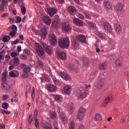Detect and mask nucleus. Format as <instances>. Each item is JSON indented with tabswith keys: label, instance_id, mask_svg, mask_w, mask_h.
I'll list each match as a JSON object with an SVG mask.
<instances>
[{
	"label": "nucleus",
	"instance_id": "f257e3e1",
	"mask_svg": "<svg viewBox=\"0 0 129 129\" xmlns=\"http://www.w3.org/2000/svg\"><path fill=\"white\" fill-rule=\"evenodd\" d=\"M2 89L4 91H8L10 90L11 87L9 85L8 83L6 82L7 81V72H5L2 74Z\"/></svg>",
	"mask_w": 129,
	"mask_h": 129
},
{
	"label": "nucleus",
	"instance_id": "f03ea898",
	"mask_svg": "<svg viewBox=\"0 0 129 129\" xmlns=\"http://www.w3.org/2000/svg\"><path fill=\"white\" fill-rule=\"evenodd\" d=\"M69 44H70V42L68 38H60L58 41V44L60 48H67L69 47Z\"/></svg>",
	"mask_w": 129,
	"mask_h": 129
},
{
	"label": "nucleus",
	"instance_id": "7ed1b4c3",
	"mask_svg": "<svg viewBox=\"0 0 129 129\" xmlns=\"http://www.w3.org/2000/svg\"><path fill=\"white\" fill-rule=\"evenodd\" d=\"M106 75V73H104L103 74L100 75L99 77V81L97 85V88H98V89H101L103 85H104V78H105Z\"/></svg>",
	"mask_w": 129,
	"mask_h": 129
},
{
	"label": "nucleus",
	"instance_id": "20e7f679",
	"mask_svg": "<svg viewBox=\"0 0 129 129\" xmlns=\"http://www.w3.org/2000/svg\"><path fill=\"white\" fill-rule=\"evenodd\" d=\"M35 47L38 56L40 57L43 56L44 54H45V50H44V49L42 47V45L39 43H35Z\"/></svg>",
	"mask_w": 129,
	"mask_h": 129
},
{
	"label": "nucleus",
	"instance_id": "39448f33",
	"mask_svg": "<svg viewBox=\"0 0 129 129\" xmlns=\"http://www.w3.org/2000/svg\"><path fill=\"white\" fill-rule=\"evenodd\" d=\"M36 34L40 36L42 39H45L47 36V29L46 28H42L39 31H37Z\"/></svg>",
	"mask_w": 129,
	"mask_h": 129
},
{
	"label": "nucleus",
	"instance_id": "423d86ee",
	"mask_svg": "<svg viewBox=\"0 0 129 129\" xmlns=\"http://www.w3.org/2000/svg\"><path fill=\"white\" fill-rule=\"evenodd\" d=\"M49 41L51 45H56L57 43V38L53 34L49 35Z\"/></svg>",
	"mask_w": 129,
	"mask_h": 129
},
{
	"label": "nucleus",
	"instance_id": "0eeeda50",
	"mask_svg": "<svg viewBox=\"0 0 129 129\" xmlns=\"http://www.w3.org/2000/svg\"><path fill=\"white\" fill-rule=\"evenodd\" d=\"M85 111H86V110L83 107L80 109L77 116L79 120L81 121L82 120V118H83V117L84 116V114H85Z\"/></svg>",
	"mask_w": 129,
	"mask_h": 129
},
{
	"label": "nucleus",
	"instance_id": "6e6552de",
	"mask_svg": "<svg viewBox=\"0 0 129 129\" xmlns=\"http://www.w3.org/2000/svg\"><path fill=\"white\" fill-rule=\"evenodd\" d=\"M78 97L79 99H82V98H85V97H86V91L85 90V89L81 88L80 89Z\"/></svg>",
	"mask_w": 129,
	"mask_h": 129
},
{
	"label": "nucleus",
	"instance_id": "1a4fd4ad",
	"mask_svg": "<svg viewBox=\"0 0 129 129\" xmlns=\"http://www.w3.org/2000/svg\"><path fill=\"white\" fill-rule=\"evenodd\" d=\"M22 69H23V72L25 74H28L31 72V67L27 66L26 64L22 63L21 64Z\"/></svg>",
	"mask_w": 129,
	"mask_h": 129
},
{
	"label": "nucleus",
	"instance_id": "9d476101",
	"mask_svg": "<svg viewBox=\"0 0 129 129\" xmlns=\"http://www.w3.org/2000/svg\"><path fill=\"white\" fill-rule=\"evenodd\" d=\"M38 115V110L35 109L34 111V120L35 121V125L36 127V128H39V119L37 118V116Z\"/></svg>",
	"mask_w": 129,
	"mask_h": 129
},
{
	"label": "nucleus",
	"instance_id": "9b49d317",
	"mask_svg": "<svg viewBox=\"0 0 129 129\" xmlns=\"http://www.w3.org/2000/svg\"><path fill=\"white\" fill-rule=\"evenodd\" d=\"M60 25H61V22H60L59 18H55L52 23L51 26L52 28H58L60 27Z\"/></svg>",
	"mask_w": 129,
	"mask_h": 129
},
{
	"label": "nucleus",
	"instance_id": "f8f14e48",
	"mask_svg": "<svg viewBox=\"0 0 129 129\" xmlns=\"http://www.w3.org/2000/svg\"><path fill=\"white\" fill-rule=\"evenodd\" d=\"M57 12H58V10H57V9L48 8L47 9V13L51 17H53L54 15H56V14H57Z\"/></svg>",
	"mask_w": 129,
	"mask_h": 129
},
{
	"label": "nucleus",
	"instance_id": "ddd939ff",
	"mask_svg": "<svg viewBox=\"0 0 129 129\" xmlns=\"http://www.w3.org/2000/svg\"><path fill=\"white\" fill-rule=\"evenodd\" d=\"M71 29L70 27V25H69V23L67 22H63L62 24V31H65L66 32H68L69 30Z\"/></svg>",
	"mask_w": 129,
	"mask_h": 129
},
{
	"label": "nucleus",
	"instance_id": "4468645a",
	"mask_svg": "<svg viewBox=\"0 0 129 129\" xmlns=\"http://www.w3.org/2000/svg\"><path fill=\"white\" fill-rule=\"evenodd\" d=\"M104 28L106 31L110 33L112 31V26L110 25L108 22H105L104 23Z\"/></svg>",
	"mask_w": 129,
	"mask_h": 129
},
{
	"label": "nucleus",
	"instance_id": "2eb2a0df",
	"mask_svg": "<svg viewBox=\"0 0 129 129\" xmlns=\"http://www.w3.org/2000/svg\"><path fill=\"white\" fill-rule=\"evenodd\" d=\"M115 8L117 13H121V12H122L123 9V4L118 3L115 5Z\"/></svg>",
	"mask_w": 129,
	"mask_h": 129
},
{
	"label": "nucleus",
	"instance_id": "dca6fc26",
	"mask_svg": "<svg viewBox=\"0 0 129 129\" xmlns=\"http://www.w3.org/2000/svg\"><path fill=\"white\" fill-rule=\"evenodd\" d=\"M43 46L44 48L46 53H47V54H48L49 55H51V54L53 53V50L51 49V47H50V46L46 45V44L45 43L43 44Z\"/></svg>",
	"mask_w": 129,
	"mask_h": 129
},
{
	"label": "nucleus",
	"instance_id": "f3484780",
	"mask_svg": "<svg viewBox=\"0 0 129 129\" xmlns=\"http://www.w3.org/2000/svg\"><path fill=\"white\" fill-rule=\"evenodd\" d=\"M47 89L49 92H55L57 90V87L53 85H48L47 86Z\"/></svg>",
	"mask_w": 129,
	"mask_h": 129
},
{
	"label": "nucleus",
	"instance_id": "a211bd4d",
	"mask_svg": "<svg viewBox=\"0 0 129 129\" xmlns=\"http://www.w3.org/2000/svg\"><path fill=\"white\" fill-rule=\"evenodd\" d=\"M115 43L111 39H109L108 41V51H110V50H112V49H114V45Z\"/></svg>",
	"mask_w": 129,
	"mask_h": 129
},
{
	"label": "nucleus",
	"instance_id": "6ab92c4d",
	"mask_svg": "<svg viewBox=\"0 0 129 129\" xmlns=\"http://www.w3.org/2000/svg\"><path fill=\"white\" fill-rule=\"evenodd\" d=\"M60 76L66 81L70 80V76L65 72L60 73Z\"/></svg>",
	"mask_w": 129,
	"mask_h": 129
},
{
	"label": "nucleus",
	"instance_id": "aec40b11",
	"mask_svg": "<svg viewBox=\"0 0 129 129\" xmlns=\"http://www.w3.org/2000/svg\"><path fill=\"white\" fill-rule=\"evenodd\" d=\"M68 11L71 15H75L76 14V9L74 7L70 6L68 8Z\"/></svg>",
	"mask_w": 129,
	"mask_h": 129
},
{
	"label": "nucleus",
	"instance_id": "412c9836",
	"mask_svg": "<svg viewBox=\"0 0 129 129\" xmlns=\"http://www.w3.org/2000/svg\"><path fill=\"white\" fill-rule=\"evenodd\" d=\"M59 118L63 121V123H66L67 121V117L63 112L60 113L59 114Z\"/></svg>",
	"mask_w": 129,
	"mask_h": 129
},
{
	"label": "nucleus",
	"instance_id": "4be33fe9",
	"mask_svg": "<svg viewBox=\"0 0 129 129\" xmlns=\"http://www.w3.org/2000/svg\"><path fill=\"white\" fill-rule=\"evenodd\" d=\"M74 23L75 25H77V26H79V27L83 26V23H82V21L77 18L74 19Z\"/></svg>",
	"mask_w": 129,
	"mask_h": 129
},
{
	"label": "nucleus",
	"instance_id": "5701e85b",
	"mask_svg": "<svg viewBox=\"0 0 129 129\" xmlns=\"http://www.w3.org/2000/svg\"><path fill=\"white\" fill-rule=\"evenodd\" d=\"M43 21L47 25H50V24H51V19H50V17L48 16L43 17Z\"/></svg>",
	"mask_w": 129,
	"mask_h": 129
},
{
	"label": "nucleus",
	"instance_id": "b1692460",
	"mask_svg": "<svg viewBox=\"0 0 129 129\" xmlns=\"http://www.w3.org/2000/svg\"><path fill=\"white\" fill-rule=\"evenodd\" d=\"M115 29L117 33H120V32H121V30H122V28H121L120 24H119V23H116L115 25Z\"/></svg>",
	"mask_w": 129,
	"mask_h": 129
},
{
	"label": "nucleus",
	"instance_id": "393cba45",
	"mask_svg": "<svg viewBox=\"0 0 129 129\" xmlns=\"http://www.w3.org/2000/svg\"><path fill=\"white\" fill-rule=\"evenodd\" d=\"M63 91L67 94H70L71 92V87L69 86H67L64 87L63 88Z\"/></svg>",
	"mask_w": 129,
	"mask_h": 129
},
{
	"label": "nucleus",
	"instance_id": "a878e982",
	"mask_svg": "<svg viewBox=\"0 0 129 129\" xmlns=\"http://www.w3.org/2000/svg\"><path fill=\"white\" fill-rule=\"evenodd\" d=\"M78 40L81 41L82 43H85L86 41V38L84 35H78L77 37Z\"/></svg>",
	"mask_w": 129,
	"mask_h": 129
},
{
	"label": "nucleus",
	"instance_id": "bb28decb",
	"mask_svg": "<svg viewBox=\"0 0 129 129\" xmlns=\"http://www.w3.org/2000/svg\"><path fill=\"white\" fill-rule=\"evenodd\" d=\"M58 57L60 59H61V60H66V59L67 58L66 53H65L64 52H60L58 54Z\"/></svg>",
	"mask_w": 129,
	"mask_h": 129
},
{
	"label": "nucleus",
	"instance_id": "cd10ccee",
	"mask_svg": "<svg viewBox=\"0 0 129 129\" xmlns=\"http://www.w3.org/2000/svg\"><path fill=\"white\" fill-rule=\"evenodd\" d=\"M53 97L57 102H61L62 100V96L60 95H54Z\"/></svg>",
	"mask_w": 129,
	"mask_h": 129
},
{
	"label": "nucleus",
	"instance_id": "c85d7f7f",
	"mask_svg": "<svg viewBox=\"0 0 129 129\" xmlns=\"http://www.w3.org/2000/svg\"><path fill=\"white\" fill-rule=\"evenodd\" d=\"M104 5L105 7L108 10L111 9V7H112L111 4H110V2H109L108 1H105L104 3Z\"/></svg>",
	"mask_w": 129,
	"mask_h": 129
},
{
	"label": "nucleus",
	"instance_id": "c756f323",
	"mask_svg": "<svg viewBox=\"0 0 129 129\" xmlns=\"http://www.w3.org/2000/svg\"><path fill=\"white\" fill-rule=\"evenodd\" d=\"M129 121V115L122 117L121 118L120 122L122 123H124V122H126V121Z\"/></svg>",
	"mask_w": 129,
	"mask_h": 129
},
{
	"label": "nucleus",
	"instance_id": "7c9ffc66",
	"mask_svg": "<svg viewBox=\"0 0 129 129\" xmlns=\"http://www.w3.org/2000/svg\"><path fill=\"white\" fill-rule=\"evenodd\" d=\"M11 63L14 64L15 66L20 64V60H19L18 57H15L14 58V61H11Z\"/></svg>",
	"mask_w": 129,
	"mask_h": 129
},
{
	"label": "nucleus",
	"instance_id": "2f4dec72",
	"mask_svg": "<svg viewBox=\"0 0 129 129\" xmlns=\"http://www.w3.org/2000/svg\"><path fill=\"white\" fill-rule=\"evenodd\" d=\"M116 66H122V59L119 58L116 59L115 61Z\"/></svg>",
	"mask_w": 129,
	"mask_h": 129
},
{
	"label": "nucleus",
	"instance_id": "473e14b6",
	"mask_svg": "<svg viewBox=\"0 0 129 129\" xmlns=\"http://www.w3.org/2000/svg\"><path fill=\"white\" fill-rule=\"evenodd\" d=\"M49 115L52 119H55L57 116V113L55 111H51L49 113Z\"/></svg>",
	"mask_w": 129,
	"mask_h": 129
},
{
	"label": "nucleus",
	"instance_id": "72a5a7b5",
	"mask_svg": "<svg viewBox=\"0 0 129 129\" xmlns=\"http://www.w3.org/2000/svg\"><path fill=\"white\" fill-rule=\"evenodd\" d=\"M95 118L96 120H97L98 121L102 120V116H101V115H100L99 113H97L95 115Z\"/></svg>",
	"mask_w": 129,
	"mask_h": 129
},
{
	"label": "nucleus",
	"instance_id": "f704fd0d",
	"mask_svg": "<svg viewBox=\"0 0 129 129\" xmlns=\"http://www.w3.org/2000/svg\"><path fill=\"white\" fill-rule=\"evenodd\" d=\"M52 80L54 82L55 85H61V83L60 82V81L59 80L57 79L55 77H52Z\"/></svg>",
	"mask_w": 129,
	"mask_h": 129
},
{
	"label": "nucleus",
	"instance_id": "c9c22d12",
	"mask_svg": "<svg viewBox=\"0 0 129 129\" xmlns=\"http://www.w3.org/2000/svg\"><path fill=\"white\" fill-rule=\"evenodd\" d=\"M97 35L99 38H100V39H105V34L104 33L98 32L97 33Z\"/></svg>",
	"mask_w": 129,
	"mask_h": 129
},
{
	"label": "nucleus",
	"instance_id": "e433bc0d",
	"mask_svg": "<svg viewBox=\"0 0 129 129\" xmlns=\"http://www.w3.org/2000/svg\"><path fill=\"white\" fill-rule=\"evenodd\" d=\"M99 67L100 69H101L102 70H104L106 69V63L104 62V63H100L99 66Z\"/></svg>",
	"mask_w": 129,
	"mask_h": 129
},
{
	"label": "nucleus",
	"instance_id": "4c0bfd02",
	"mask_svg": "<svg viewBox=\"0 0 129 129\" xmlns=\"http://www.w3.org/2000/svg\"><path fill=\"white\" fill-rule=\"evenodd\" d=\"M68 110L69 111L70 113H73L74 110V108L73 105H69L68 107Z\"/></svg>",
	"mask_w": 129,
	"mask_h": 129
},
{
	"label": "nucleus",
	"instance_id": "58836bf2",
	"mask_svg": "<svg viewBox=\"0 0 129 129\" xmlns=\"http://www.w3.org/2000/svg\"><path fill=\"white\" fill-rule=\"evenodd\" d=\"M21 12L22 13L23 15H26V12H27V10L26 9V7H25V6L21 5Z\"/></svg>",
	"mask_w": 129,
	"mask_h": 129
},
{
	"label": "nucleus",
	"instance_id": "ea45409f",
	"mask_svg": "<svg viewBox=\"0 0 129 129\" xmlns=\"http://www.w3.org/2000/svg\"><path fill=\"white\" fill-rule=\"evenodd\" d=\"M35 88L33 87L32 91L31 92V97L33 100H35Z\"/></svg>",
	"mask_w": 129,
	"mask_h": 129
},
{
	"label": "nucleus",
	"instance_id": "a19ab883",
	"mask_svg": "<svg viewBox=\"0 0 129 129\" xmlns=\"http://www.w3.org/2000/svg\"><path fill=\"white\" fill-rule=\"evenodd\" d=\"M111 101V97L108 96L106 97L104 100L105 103H108V102H110Z\"/></svg>",
	"mask_w": 129,
	"mask_h": 129
},
{
	"label": "nucleus",
	"instance_id": "79ce46f5",
	"mask_svg": "<svg viewBox=\"0 0 129 129\" xmlns=\"http://www.w3.org/2000/svg\"><path fill=\"white\" fill-rule=\"evenodd\" d=\"M9 76H10V77H12L13 78H15V77H17V75L15 73H14L13 71H11L9 72Z\"/></svg>",
	"mask_w": 129,
	"mask_h": 129
},
{
	"label": "nucleus",
	"instance_id": "37998d69",
	"mask_svg": "<svg viewBox=\"0 0 129 129\" xmlns=\"http://www.w3.org/2000/svg\"><path fill=\"white\" fill-rule=\"evenodd\" d=\"M8 106H9V104L7 102H4L2 104V107L5 109H8Z\"/></svg>",
	"mask_w": 129,
	"mask_h": 129
},
{
	"label": "nucleus",
	"instance_id": "c03bdc74",
	"mask_svg": "<svg viewBox=\"0 0 129 129\" xmlns=\"http://www.w3.org/2000/svg\"><path fill=\"white\" fill-rule=\"evenodd\" d=\"M28 121L29 122V123H30L31 124V123H32V122L33 121V115H30L29 116V118H28Z\"/></svg>",
	"mask_w": 129,
	"mask_h": 129
},
{
	"label": "nucleus",
	"instance_id": "a18cd8bd",
	"mask_svg": "<svg viewBox=\"0 0 129 129\" xmlns=\"http://www.w3.org/2000/svg\"><path fill=\"white\" fill-rule=\"evenodd\" d=\"M74 128H75V124L74 123V122L72 121L71 122L69 129H74Z\"/></svg>",
	"mask_w": 129,
	"mask_h": 129
},
{
	"label": "nucleus",
	"instance_id": "49530a36",
	"mask_svg": "<svg viewBox=\"0 0 129 129\" xmlns=\"http://www.w3.org/2000/svg\"><path fill=\"white\" fill-rule=\"evenodd\" d=\"M31 92V86H27L26 89V93L28 94V93H30Z\"/></svg>",
	"mask_w": 129,
	"mask_h": 129
},
{
	"label": "nucleus",
	"instance_id": "de8ad7c7",
	"mask_svg": "<svg viewBox=\"0 0 129 129\" xmlns=\"http://www.w3.org/2000/svg\"><path fill=\"white\" fill-rule=\"evenodd\" d=\"M11 56L12 58H16L18 56V54L15 52H13L11 53Z\"/></svg>",
	"mask_w": 129,
	"mask_h": 129
},
{
	"label": "nucleus",
	"instance_id": "09e8293b",
	"mask_svg": "<svg viewBox=\"0 0 129 129\" xmlns=\"http://www.w3.org/2000/svg\"><path fill=\"white\" fill-rule=\"evenodd\" d=\"M84 14L87 19H90V16H89V13L87 11L84 12Z\"/></svg>",
	"mask_w": 129,
	"mask_h": 129
},
{
	"label": "nucleus",
	"instance_id": "8fccbe9b",
	"mask_svg": "<svg viewBox=\"0 0 129 129\" xmlns=\"http://www.w3.org/2000/svg\"><path fill=\"white\" fill-rule=\"evenodd\" d=\"M70 68L72 71H76V68H75V67L74 64H71Z\"/></svg>",
	"mask_w": 129,
	"mask_h": 129
},
{
	"label": "nucleus",
	"instance_id": "3c124183",
	"mask_svg": "<svg viewBox=\"0 0 129 129\" xmlns=\"http://www.w3.org/2000/svg\"><path fill=\"white\" fill-rule=\"evenodd\" d=\"M20 58L22 60H27V55L23 54L20 55Z\"/></svg>",
	"mask_w": 129,
	"mask_h": 129
},
{
	"label": "nucleus",
	"instance_id": "603ef678",
	"mask_svg": "<svg viewBox=\"0 0 129 129\" xmlns=\"http://www.w3.org/2000/svg\"><path fill=\"white\" fill-rule=\"evenodd\" d=\"M2 113H6V114H11V111H7L5 109L2 110Z\"/></svg>",
	"mask_w": 129,
	"mask_h": 129
},
{
	"label": "nucleus",
	"instance_id": "864d4df0",
	"mask_svg": "<svg viewBox=\"0 0 129 129\" xmlns=\"http://www.w3.org/2000/svg\"><path fill=\"white\" fill-rule=\"evenodd\" d=\"M9 35H10V36H11L12 37H14V36L16 35V31H12L10 32Z\"/></svg>",
	"mask_w": 129,
	"mask_h": 129
},
{
	"label": "nucleus",
	"instance_id": "5fc2aeb1",
	"mask_svg": "<svg viewBox=\"0 0 129 129\" xmlns=\"http://www.w3.org/2000/svg\"><path fill=\"white\" fill-rule=\"evenodd\" d=\"M12 30H13V31H17V30H18V28L17 27V26L15 25H13L12 27L11 28Z\"/></svg>",
	"mask_w": 129,
	"mask_h": 129
},
{
	"label": "nucleus",
	"instance_id": "6e6d98bb",
	"mask_svg": "<svg viewBox=\"0 0 129 129\" xmlns=\"http://www.w3.org/2000/svg\"><path fill=\"white\" fill-rule=\"evenodd\" d=\"M11 63V66L9 67V69L10 70H13V69H14V67H15V64L12 63V62H10Z\"/></svg>",
	"mask_w": 129,
	"mask_h": 129
},
{
	"label": "nucleus",
	"instance_id": "4d7b16f0",
	"mask_svg": "<svg viewBox=\"0 0 129 129\" xmlns=\"http://www.w3.org/2000/svg\"><path fill=\"white\" fill-rule=\"evenodd\" d=\"M83 62L84 65L86 66L88 64V59H84Z\"/></svg>",
	"mask_w": 129,
	"mask_h": 129
},
{
	"label": "nucleus",
	"instance_id": "13d9d810",
	"mask_svg": "<svg viewBox=\"0 0 129 129\" xmlns=\"http://www.w3.org/2000/svg\"><path fill=\"white\" fill-rule=\"evenodd\" d=\"M16 20L19 23H21V22H22V18L20 16L17 17Z\"/></svg>",
	"mask_w": 129,
	"mask_h": 129
},
{
	"label": "nucleus",
	"instance_id": "bf43d9fd",
	"mask_svg": "<svg viewBox=\"0 0 129 129\" xmlns=\"http://www.w3.org/2000/svg\"><path fill=\"white\" fill-rule=\"evenodd\" d=\"M19 42H20V39H16L14 41V43H13V44H14V45H17V44L18 43H19Z\"/></svg>",
	"mask_w": 129,
	"mask_h": 129
},
{
	"label": "nucleus",
	"instance_id": "052dcab7",
	"mask_svg": "<svg viewBox=\"0 0 129 129\" xmlns=\"http://www.w3.org/2000/svg\"><path fill=\"white\" fill-rule=\"evenodd\" d=\"M8 98H9V96H8V95H5L3 97V100H7Z\"/></svg>",
	"mask_w": 129,
	"mask_h": 129
},
{
	"label": "nucleus",
	"instance_id": "680f3d73",
	"mask_svg": "<svg viewBox=\"0 0 129 129\" xmlns=\"http://www.w3.org/2000/svg\"><path fill=\"white\" fill-rule=\"evenodd\" d=\"M2 40H3V42H4V43H7V42H9V40H8V39L6 36L4 37L3 38Z\"/></svg>",
	"mask_w": 129,
	"mask_h": 129
},
{
	"label": "nucleus",
	"instance_id": "e2e57ef3",
	"mask_svg": "<svg viewBox=\"0 0 129 129\" xmlns=\"http://www.w3.org/2000/svg\"><path fill=\"white\" fill-rule=\"evenodd\" d=\"M24 52L27 55H30V50L28 49H26L24 50Z\"/></svg>",
	"mask_w": 129,
	"mask_h": 129
},
{
	"label": "nucleus",
	"instance_id": "0e129e2a",
	"mask_svg": "<svg viewBox=\"0 0 129 129\" xmlns=\"http://www.w3.org/2000/svg\"><path fill=\"white\" fill-rule=\"evenodd\" d=\"M73 44L74 45V46H76V44H77V39H74Z\"/></svg>",
	"mask_w": 129,
	"mask_h": 129
},
{
	"label": "nucleus",
	"instance_id": "69168bd1",
	"mask_svg": "<svg viewBox=\"0 0 129 129\" xmlns=\"http://www.w3.org/2000/svg\"><path fill=\"white\" fill-rule=\"evenodd\" d=\"M8 16H9V14L5 13V14H3L2 16V18H4V19H6V18H7V17H8Z\"/></svg>",
	"mask_w": 129,
	"mask_h": 129
},
{
	"label": "nucleus",
	"instance_id": "338daca9",
	"mask_svg": "<svg viewBox=\"0 0 129 129\" xmlns=\"http://www.w3.org/2000/svg\"><path fill=\"white\" fill-rule=\"evenodd\" d=\"M5 5H6V1L3 0L2 3H1V6L5 7Z\"/></svg>",
	"mask_w": 129,
	"mask_h": 129
},
{
	"label": "nucleus",
	"instance_id": "774afa93",
	"mask_svg": "<svg viewBox=\"0 0 129 129\" xmlns=\"http://www.w3.org/2000/svg\"><path fill=\"white\" fill-rule=\"evenodd\" d=\"M78 18H79V19H81L82 20V19H84V16L82 14H79Z\"/></svg>",
	"mask_w": 129,
	"mask_h": 129
}]
</instances>
